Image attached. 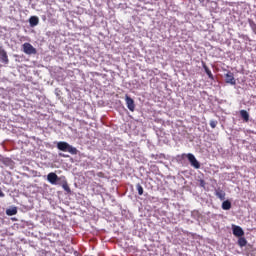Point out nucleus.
Here are the masks:
<instances>
[{
  "label": "nucleus",
  "mask_w": 256,
  "mask_h": 256,
  "mask_svg": "<svg viewBox=\"0 0 256 256\" xmlns=\"http://www.w3.org/2000/svg\"><path fill=\"white\" fill-rule=\"evenodd\" d=\"M57 149H59V151H64L65 153H70L71 155H77L78 153L77 148L63 141L57 143Z\"/></svg>",
  "instance_id": "f257e3e1"
},
{
  "label": "nucleus",
  "mask_w": 256,
  "mask_h": 256,
  "mask_svg": "<svg viewBox=\"0 0 256 256\" xmlns=\"http://www.w3.org/2000/svg\"><path fill=\"white\" fill-rule=\"evenodd\" d=\"M184 157H187L191 167H193L194 169H201V163L197 161V158H195V155H193L192 153L182 154V159Z\"/></svg>",
  "instance_id": "f03ea898"
},
{
  "label": "nucleus",
  "mask_w": 256,
  "mask_h": 256,
  "mask_svg": "<svg viewBox=\"0 0 256 256\" xmlns=\"http://www.w3.org/2000/svg\"><path fill=\"white\" fill-rule=\"evenodd\" d=\"M22 50L26 55H37V49H35L29 42L22 45Z\"/></svg>",
  "instance_id": "7ed1b4c3"
},
{
  "label": "nucleus",
  "mask_w": 256,
  "mask_h": 256,
  "mask_svg": "<svg viewBox=\"0 0 256 256\" xmlns=\"http://www.w3.org/2000/svg\"><path fill=\"white\" fill-rule=\"evenodd\" d=\"M232 233L235 237H243V235H245V231H243V228L235 224L232 225Z\"/></svg>",
  "instance_id": "20e7f679"
},
{
  "label": "nucleus",
  "mask_w": 256,
  "mask_h": 256,
  "mask_svg": "<svg viewBox=\"0 0 256 256\" xmlns=\"http://www.w3.org/2000/svg\"><path fill=\"white\" fill-rule=\"evenodd\" d=\"M125 101L129 111H135V100L126 94Z\"/></svg>",
  "instance_id": "39448f33"
},
{
  "label": "nucleus",
  "mask_w": 256,
  "mask_h": 256,
  "mask_svg": "<svg viewBox=\"0 0 256 256\" xmlns=\"http://www.w3.org/2000/svg\"><path fill=\"white\" fill-rule=\"evenodd\" d=\"M0 61L5 65L9 63V57L7 56V52L2 48H0Z\"/></svg>",
  "instance_id": "423d86ee"
},
{
  "label": "nucleus",
  "mask_w": 256,
  "mask_h": 256,
  "mask_svg": "<svg viewBox=\"0 0 256 256\" xmlns=\"http://www.w3.org/2000/svg\"><path fill=\"white\" fill-rule=\"evenodd\" d=\"M59 176L57 174H55L54 172H50L47 175V181H49L51 183V185H57V178Z\"/></svg>",
  "instance_id": "0eeeda50"
},
{
  "label": "nucleus",
  "mask_w": 256,
  "mask_h": 256,
  "mask_svg": "<svg viewBox=\"0 0 256 256\" xmlns=\"http://www.w3.org/2000/svg\"><path fill=\"white\" fill-rule=\"evenodd\" d=\"M226 83H229L230 85H236L235 76H233V73L228 72L226 74Z\"/></svg>",
  "instance_id": "6e6552de"
},
{
  "label": "nucleus",
  "mask_w": 256,
  "mask_h": 256,
  "mask_svg": "<svg viewBox=\"0 0 256 256\" xmlns=\"http://www.w3.org/2000/svg\"><path fill=\"white\" fill-rule=\"evenodd\" d=\"M202 67H203L205 73L208 75L209 79H211V81H213L215 79V77L213 76V73L209 70V67H207V64H205V62H202Z\"/></svg>",
  "instance_id": "1a4fd4ad"
},
{
  "label": "nucleus",
  "mask_w": 256,
  "mask_h": 256,
  "mask_svg": "<svg viewBox=\"0 0 256 256\" xmlns=\"http://www.w3.org/2000/svg\"><path fill=\"white\" fill-rule=\"evenodd\" d=\"M30 27H37L39 25V17L31 16L29 19Z\"/></svg>",
  "instance_id": "9d476101"
},
{
  "label": "nucleus",
  "mask_w": 256,
  "mask_h": 256,
  "mask_svg": "<svg viewBox=\"0 0 256 256\" xmlns=\"http://www.w3.org/2000/svg\"><path fill=\"white\" fill-rule=\"evenodd\" d=\"M240 117L245 123H249V112H247L246 110H240Z\"/></svg>",
  "instance_id": "9b49d317"
},
{
  "label": "nucleus",
  "mask_w": 256,
  "mask_h": 256,
  "mask_svg": "<svg viewBox=\"0 0 256 256\" xmlns=\"http://www.w3.org/2000/svg\"><path fill=\"white\" fill-rule=\"evenodd\" d=\"M215 195L218 197V199H220V201H225V191L218 189L215 191Z\"/></svg>",
  "instance_id": "f8f14e48"
},
{
  "label": "nucleus",
  "mask_w": 256,
  "mask_h": 256,
  "mask_svg": "<svg viewBox=\"0 0 256 256\" xmlns=\"http://www.w3.org/2000/svg\"><path fill=\"white\" fill-rule=\"evenodd\" d=\"M6 215H8V217H13V215H17V207L8 208L6 210Z\"/></svg>",
  "instance_id": "ddd939ff"
},
{
  "label": "nucleus",
  "mask_w": 256,
  "mask_h": 256,
  "mask_svg": "<svg viewBox=\"0 0 256 256\" xmlns=\"http://www.w3.org/2000/svg\"><path fill=\"white\" fill-rule=\"evenodd\" d=\"M67 178L65 176H58V178L56 179V185H60V187L66 183Z\"/></svg>",
  "instance_id": "4468645a"
},
{
  "label": "nucleus",
  "mask_w": 256,
  "mask_h": 256,
  "mask_svg": "<svg viewBox=\"0 0 256 256\" xmlns=\"http://www.w3.org/2000/svg\"><path fill=\"white\" fill-rule=\"evenodd\" d=\"M222 209H223L224 211H229V209H231V201L225 200V201L222 203Z\"/></svg>",
  "instance_id": "2eb2a0df"
},
{
  "label": "nucleus",
  "mask_w": 256,
  "mask_h": 256,
  "mask_svg": "<svg viewBox=\"0 0 256 256\" xmlns=\"http://www.w3.org/2000/svg\"><path fill=\"white\" fill-rule=\"evenodd\" d=\"M238 245L239 247H245V245H247V239L243 238V236H241L238 239Z\"/></svg>",
  "instance_id": "dca6fc26"
},
{
  "label": "nucleus",
  "mask_w": 256,
  "mask_h": 256,
  "mask_svg": "<svg viewBox=\"0 0 256 256\" xmlns=\"http://www.w3.org/2000/svg\"><path fill=\"white\" fill-rule=\"evenodd\" d=\"M61 187L64 189V191H66V193L71 192V188L69 187V184L67 183V180L62 184Z\"/></svg>",
  "instance_id": "f3484780"
},
{
  "label": "nucleus",
  "mask_w": 256,
  "mask_h": 256,
  "mask_svg": "<svg viewBox=\"0 0 256 256\" xmlns=\"http://www.w3.org/2000/svg\"><path fill=\"white\" fill-rule=\"evenodd\" d=\"M136 189L138 191V195H143V186H141V184H137Z\"/></svg>",
  "instance_id": "a211bd4d"
},
{
  "label": "nucleus",
  "mask_w": 256,
  "mask_h": 256,
  "mask_svg": "<svg viewBox=\"0 0 256 256\" xmlns=\"http://www.w3.org/2000/svg\"><path fill=\"white\" fill-rule=\"evenodd\" d=\"M217 121L216 120H211L210 121V127L212 128V129H215V127H217Z\"/></svg>",
  "instance_id": "6ab92c4d"
},
{
  "label": "nucleus",
  "mask_w": 256,
  "mask_h": 256,
  "mask_svg": "<svg viewBox=\"0 0 256 256\" xmlns=\"http://www.w3.org/2000/svg\"><path fill=\"white\" fill-rule=\"evenodd\" d=\"M200 187H205L206 183L205 180H199Z\"/></svg>",
  "instance_id": "aec40b11"
},
{
  "label": "nucleus",
  "mask_w": 256,
  "mask_h": 256,
  "mask_svg": "<svg viewBox=\"0 0 256 256\" xmlns=\"http://www.w3.org/2000/svg\"><path fill=\"white\" fill-rule=\"evenodd\" d=\"M0 197H5V193H3V190L0 188Z\"/></svg>",
  "instance_id": "412c9836"
}]
</instances>
